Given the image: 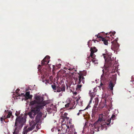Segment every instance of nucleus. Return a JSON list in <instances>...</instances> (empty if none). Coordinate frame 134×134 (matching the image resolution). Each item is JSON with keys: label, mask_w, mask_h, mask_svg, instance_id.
<instances>
[{"label": "nucleus", "mask_w": 134, "mask_h": 134, "mask_svg": "<svg viewBox=\"0 0 134 134\" xmlns=\"http://www.w3.org/2000/svg\"><path fill=\"white\" fill-rule=\"evenodd\" d=\"M105 60L108 66L107 68H106V70L107 72L104 74H103L101 76V81L102 82H104V83H106L107 80L108 78V72L109 73H112L115 72V70L114 68H116V67L114 66V58L112 57L111 53H110L109 54H103Z\"/></svg>", "instance_id": "1"}, {"label": "nucleus", "mask_w": 134, "mask_h": 134, "mask_svg": "<svg viewBox=\"0 0 134 134\" xmlns=\"http://www.w3.org/2000/svg\"><path fill=\"white\" fill-rule=\"evenodd\" d=\"M25 120V119H21L19 117L16 119L14 126V129L13 134H18L19 131L23 126V124Z\"/></svg>", "instance_id": "2"}, {"label": "nucleus", "mask_w": 134, "mask_h": 134, "mask_svg": "<svg viewBox=\"0 0 134 134\" xmlns=\"http://www.w3.org/2000/svg\"><path fill=\"white\" fill-rule=\"evenodd\" d=\"M34 98L37 103V105L36 106L40 107L39 108L40 109L43 108L47 104L46 102L43 100V97L40 96L36 95Z\"/></svg>", "instance_id": "3"}, {"label": "nucleus", "mask_w": 134, "mask_h": 134, "mask_svg": "<svg viewBox=\"0 0 134 134\" xmlns=\"http://www.w3.org/2000/svg\"><path fill=\"white\" fill-rule=\"evenodd\" d=\"M79 76L76 77L74 79L75 80V84H78L77 86V89H80L82 86L81 84L80 85L82 81L83 83L84 82V78L83 77L84 75L82 73H80L79 74Z\"/></svg>", "instance_id": "4"}, {"label": "nucleus", "mask_w": 134, "mask_h": 134, "mask_svg": "<svg viewBox=\"0 0 134 134\" xmlns=\"http://www.w3.org/2000/svg\"><path fill=\"white\" fill-rule=\"evenodd\" d=\"M39 106H36L35 107H32L31 111H29L27 114L29 117L31 119H34L35 115L40 111L41 109H39Z\"/></svg>", "instance_id": "5"}, {"label": "nucleus", "mask_w": 134, "mask_h": 134, "mask_svg": "<svg viewBox=\"0 0 134 134\" xmlns=\"http://www.w3.org/2000/svg\"><path fill=\"white\" fill-rule=\"evenodd\" d=\"M51 87L54 92H60L61 91L64 92L65 86L64 84H62L61 86H56L55 84L52 85Z\"/></svg>", "instance_id": "6"}, {"label": "nucleus", "mask_w": 134, "mask_h": 134, "mask_svg": "<svg viewBox=\"0 0 134 134\" xmlns=\"http://www.w3.org/2000/svg\"><path fill=\"white\" fill-rule=\"evenodd\" d=\"M30 127L27 129H25L24 131V134H27L29 132L32 131L34 129L36 125V123L34 121H32V120L29 123Z\"/></svg>", "instance_id": "7"}, {"label": "nucleus", "mask_w": 134, "mask_h": 134, "mask_svg": "<svg viewBox=\"0 0 134 134\" xmlns=\"http://www.w3.org/2000/svg\"><path fill=\"white\" fill-rule=\"evenodd\" d=\"M117 40L115 39L111 42V49L113 50L117 51L119 49V46L117 43Z\"/></svg>", "instance_id": "8"}, {"label": "nucleus", "mask_w": 134, "mask_h": 134, "mask_svg": "<svg viewBox=\"0 0 134 134\" xmlns=\"http://www.w3.org/2000/svg\"><path fill=\"white\" fill-rule=\"evenodd\" d=\"M50 57L48 56H46L41 61V64L42 65L48 64L49 61Z\"/></svg>", "instance_id": "9"}, {"label": "nucleus", "mask_w": 134, "mask_h": 134, "mask_svg": "<svg viewBox=\"0 0 134 134\" xmlns=\"http://www.w3.org/2000/svg\"><path fill=\"white\" fill-rule=\"evenodd\" d=\"M37 115L35 118V120H34L36 122V124L37 123L39 122L41 119L42 116L43 114L42 113L40 112V111L38 113H37Z\"/></svg>", "instance_id": "10"}, {"label": "nucleus", "mask_w": 134, "mask_h": 134, "mask_svg": "<svg viewBox=\"0 0 134 134\" xmlns=\"http://www.w3.org/2000/svg\"><path fill=\"white\" fill-rule=\"evenodd\" d=\"M96 57V55H91V54H90V55L87 58V63H90L91 62H92L93 58H94V57Z\"/></svg>", "instance_id": "11"}, {"label": "nucleus", "mask_w": 134, "mask_h": 134, "mask_svg": "<svg viewBox=\"0 0 134 134\" xmlns=\"http://www.w3.org/2000/svg\"><path fill=\"white\" fill-rule=\"evenodd\" d=\"M20 114V112L19 111H16V113H15V115L16 116H17V117L16 118V119L18 118H19V117L20 118V119H25V122H24V123H23V125L26 122V115H24L23 116V117H21L20 116H18V115H19ZM16 122V121H15V122Z\"/></svg>", "instance_id": "12"}, {"label": "nucleus", "mask_w": 134, "mask_h": 134, "mask_svg": "<svg viewBox=\"0 0 134 134\" xmlns=\"http://www.w3.org/2000/svg\"><path fill=\"white\" fill-rule=\"evenodd\" d=\"M100 125L98 124V122L95 123L94 125V131H99V128L100 126Z\"/></svg>", "instance_id": "13"}, {"label": "nucleus", "mask_w": 134, "mask_h": 134, "mask_svg": "<svg viewBox=\"0 0 134 134\" xmlns=\"http://www.w3.org/2000/svg\"><path fill=\"white\" fill-rule=\"evenodd\" d=\"M97 49L95 47H91L90 49V51H91L90 54L91 55H95L94 53L97 52Z\"/></svg>", "instance_id": "14"}, {"label": "nucleus", "mask_w": 134, "mask_h": 134, "mask_svg": "<svg viewBox=\"0 0 134 134\" xmlns=\"http://www.w3.org/2000/svg\"><path fill=\"white\" fill-rule=\"evenodd\" d=\"M53 110H54V111H55L56 110V108L54 106L53 107L51 106L50 108H48L47 111L51 113Z\"/></svg>", "instance_id": "15"}, {"label": "nucleus", "mask_w": 134, "mask_h": 134, "mask_svg": "<svg viewBox=\"0 0 134 134\" xmlns=\"http://www.w3.org/2000/svg\"><path fill=\"white\" fill-rule=\"evenodd\" d=\"M68 115V114L67 113H65L63 115H62V116L61 118L63 120V122L65 121V118H67V116Z\"/></svg>", "instance_id": "16"}, {"label": "nucleus", "mask_w": 134, "mask_h": 134, "mask_svg": "<svg viewBox=\"0 0 134 134\" xmlns=\"http://www.w3.org/2000/svg\"><path fill=\"white\" fill-rule=\"evenodd\" d=\"M114 86V85L113 84V82L111 81H110L109 85V88L111 90H113V87Z\"/></svg>", "instance_id": "17"}, {"label": "nucleus", "mask_w": 134, "mask_h": 134, "mask_svg": "<svg viewBox=\"0 0 134 134\" xmlns=\"http://www.w3.org/2000/svg\"><path fill=\"white\" fill-rule=\"evenodd\" d=\"M115 114H113L112 115V116L110 118V119L108 120V122L109 124L111 123V121L112 120V121H113L115 119Z\"/></svg>", "instance_id": "18"}, {"label": "nucleus", "mask_w": 134, "mask_h": 134, "mask_svg": "<svg viewBox=\"0 0 134 134\" xmlns=\"http://www.w3.org/2000/svg\"><path fill=\"white\" fill-rule=\"evenodd\" d=\"M25 94L26 96L29 99L31 98L32 97V95H30V92L29 91L26 92Z\"/></svg>", "instance_id": "19"}, {"label": "nucleus", "mask_w": 134, "mask_h": 134, "mask_svg": "<svg viewBox=\"0 0 134 134\" xmlns=\"http://www.w3.org/2000/svg\"><path fill=\"white\" fill-rule=\"evenodd\" d=\"M101 40L103 42L104 44L105 45H107L108 44V41L105 38H102Z\"/></svg>", "instance_id": "20"}, {"label": "nucleus", "mask_w": 134, "mask_h": 134, "mask_svg": "<svg viewBox=\"0 0 134 134\" xmlns=\"http://www.w3.org/2000/svg\"><path fill=\"white\" fill-rule=\"evenodd\" d=\"M36 104H37V103L36 99L31 101L30 103V105H33Z\"/></svg>", "instance_id": "21"}, {"label": "nucleus", "mask_w": 134, "mask_h": 134, "mask_svg": "<svg viewBox=\"0 0 134 134\" xmlns=\"http://www.w3.org/2000/svg\"><path fill=\"white\" fill-rule=\"evenodd\" d=\"M65 127H67L68 129L69 128V126L68 125H66V124H63L62 125V128L64 130L65 129Z\"/></svg>", "instance_id": "22"}, {"label": "nucleus", "mask_w": 134, "mask_h": 134, "mask_svg": "<svg viewBox=\"0 0 134 134\" xmlns=\"http://www.w3.org/2000/svg\"><path fill=\"white\" fill-rule=\"evenodd\" d=\"M8 114L7 115V116L6 117V118H10V116L12 115V113L11 111H8Z\"/></svg>", "instance_id": "23"}, {"label": "nucleus", "mask_w": 134, "mask_h": 134, "mask_svg": "<svg viewBox=\"0 0 134 134\" xmlns=\"http://www.w3.org/2000/svg\"><path fill=\"white\" fill-rule=\"evenodd\" d=\"M92 63L94 64H98V61L96 59L95 57H94V58H93Z\"/></svg>", "instance_id": "24"}, {"label": "nucleus", "mask_w": 134, "mask_h": 134, "mask_svg": "<svg viewBox=\"0 0 134 134\" xmlns=\"http://www.w3.org/2000/svg\"><path fill=\"white\" fill-rule=\"evenodd\" d=\"M116 32L115 31H114L113 32H110L109 34L107 33L106 34V35H109V34H110V36H111L113 35V36H114V34H115Z\"/></svg>", "instance_id": "25"}, {"label": "nucleus", "mask_w": 134, "mask_h": 134, "mask_svg": "<svg viewBox=\"0 0 134 134\" xmlns=\"http://www.w3.org/2000/svg\"><path fill=\"white\" fill-rule=\"evenodd\" d=\"M90 93V97H91V99H92V98L94 97L95 96V94H94V93Z\"/></svg>", "instance_id": "26"}, {"label": "nucleus", "mask_w": 134, "mask_h": 134, "mask_svg": "<svg viewBox=\"0 0 134 134\" xmlns=\"http://www.w3.org/2000/svg\"><path fill=\"white\" fill-rule=\"evenodd\" d=\"M96 36H97V38H100V40H102V38H103L99 34H98L97 35H96Z\"/></svg>", "instance_id": "27"}, {"label": "nucleus", "mask_w": 134, "mask_h": 134, "mask_svg": "<svg viewBox=\"0 0 134 134\" xmlns=\"http://www.w3.org/2000/svg\"><path fill=\"white\" fill-rule=\"evenodd\" d=\"M105 83H104V82H102L101 81V83L99 87H102V86L103 87V86H104L105 85Z\"/></svg>", "instance_id": "28"}, {"label": "nucleus", "mask_w": 134, "mask_h": 134, "mask_svg": "<svg viewBox=\"0 0 134 134\" xmlns=\"http://www.w3.org/2000/svg\"><path fill=\"white\" fill-rule=\"evenodd\" d=\"M69 105H70V103H68L67 104H65V107L66 108H68L69 107Z\"/></svg>", "instance_id": "29"}, {"label": "nucleus", "mask_w": 134, "mask_h": 134, "mask_svg": "<svg viewBox=\"0 0 134 134\" xmlns=\"http://www.w3.org/2000/svg\"><path fill=\"white\" fill-rule=\"evenodd\" d=\"M3 120H4V119L2 117L1 118V121L2 122Z\"/></svg>", "instance_id": "30"}, {"label": "nucleus", "mask_w": 134, "mask_h": 134, "mask_svg": "<svg viewBox=\"0 0 134 134\" xmlns=\"http://www.w3.org/2000/svg\"><path fill=\"white\" fill-rule=\"evenodd\" d=\"M19 89H17L16 90L15 92H16V93H17V92H19Z\"/></svg>", "instance_id": "31"}, {"label": "nucleus", "mask_w": 134, "mask_h": 134, "mask_svg": "<svg viewBox=\"0 0 134 134\" xmlns=\"http://www.w3.org/2000/svg\"><path fill=\"white\" fill-rule=\"evenodd\" d=\"M39 126H40L39 125H37L36 126L37 128L38 129H39L40 128L39 127Z\"/></svg>", "instance_id": "32"}, {"label": "nucleus", "mask_w": 134, "mask_h": 134, "mask_svg": "<svg viewBox=\"0 0 134 134\" xmlns=\"http://www.w3.org/2000/svg\"><path fill=\"white\" fill-rule=\"evenodd\" d=\"M84 110H79V112L80 113V114H81L82 113L81 112V111H83Z\"/></svg>", "instance_id": "33"}, {"label": "nucleus", "mask_w": 134, "mask_h": 134, "mask_svg": "<svg viewBox=\"0 0 134 134\" xmlns=\"http://www.w3.org/2000/svg\"><path fill=\"white\" fill-rule=\"evenodd\" d=\"M95 113V112H94L93 110H92V115H93Z\"/></svg>", "instance_id": "34"}, {"label": "nucleus", "mask_w": 134, "mask_h": 134, "mask_svg": "<svg viewBox=\"0 0 134 134\" xmlns=\"http://www.w3.org/2000/svg\"><path fill=\"white\" fill-rule=\"evenodd\" d=\"M62 96V93H60L59 94V96Z\"/></svg>", "instance_id": "35"}, {"label": "nucleus", "mask_w": 134, "mask_h": 134, "mask_svg": "<svg viewBox=\"0 0 134 134\" xmlns=\"http://www.w3.org/2000/svg\"><path fill=\"white\" fill-rule=\"evenodd\" d=\"M88 124V122H85V126H86V125H87V124Z\"/></svg>", "instance_id": "36"}, {"label": "nucleus", "mask_w": 134, "mask_h": 134, "mask_svg": "<svg viewBox=\"0 0 134 134\" xmlns=\"http://www.w3.org/2000/svg\"><path fill=\"white\" fill-rule=\"evenodd\" d=\"M69 117H67V118H65V119H66L67 120L69 119Z\"/></svg>", "instance_id": "37"}, {"label": "nucleus", "mask_w": 134, "mask_h": 134, "mask_svg": "<svg viewBox=\"0 0 134 134\" xmlns=\"http://www.w3.org/2000/svg\"><path fill=\"white\" fill-rule=\"evenodd\" d=\"M80 113L79 112L78 113H77V115H80Z\"/></svg>", "instance_id": "38"}, {"label": "nucleus", "mask_w": 134, "mask_h": 134, "mask_svg": "<svg viewBox=\"0 0 134 134\" xmlns=\"http://www.w3.org/2000/svg\"><path fill=\"white\" fill-rule=\"evenodd\" d=\"M77 94V92H75L74 93V94H75V95H76V94Z\"/></svg>", "instance_id": "39"}, {"label": "nucleus", "mask_w": 134, "mask_h": 134, "mask_svg": "<svg viewBox=\"0 0 134 134\" xmlns=\"http://www.w3.org/2000/svg\"><path fill=\"white\" fill-rule=\"evenodd\" d=\"M82 102H81H81H80V104H81V105H82Z\"/></svg>", "instance_id": "40"}, {"label": "nucleus", "mask_w": 134, "mask_h": 134, "mask_svg": "<svg viewBox=\"0 0 134 134\" xmlns=\"http://www.w3.org/2000/svg\"><path fill=\"white\" fill-rule=\"evenodd\" d=\"M87 107H86V108L85 109H84V110H85V109H87Z\"/></svg>", "instance_id": "41"}, {"label": "nucleus", "mask_w": 134, "mask_h": 134, "mask_svg": "<svg viewBox=\"0 0 134 134\" xmlns=\"http://www.w3.org/2000/svg\"><path fill=\"white\" fill-rule=\"evenodd\" d=\"M12 118H13V116H12Z\"/></svg>", "instance_id": "42"}, {"label": "nucleus", "mask_w": 134, "mask_h": 134, "mask_svg": "<svg viewBox=\"0 0 134 134\" xmlns=\"http://www.w3.org/2000/svg\"><path fill=\"white\" fill-rule=\"evenodd\" d=\"M113 122L112 121V122L111 123V124H113Z\"/></svg>", "instance_id": "43"}, {"label": "nucleus", "mask_w": 134, "mask_h": 134, "mask_svg": "<svg viewBox=\"0 0 134 134\" xmlns=\"http://www.w3.org/2000/svg\"><path fill=\"white\" fill-rule=\"evenodd\" d=\"M102 71H103V73H104V70H102Z\"/></svg>", "instance_id": "44"}, {"label": "nucleus", "mask_w": 134, "mask_h": 134, "mask_svg": "<svg viewBox=\"0 0 134 134\" xmlns=\"http://www.w3.org/2000/svg\"><path fill=\"white\" fill-rule=\"evenodd\" d=\"M96 41H97V40H96Z\"/></svg>", "instance_id": "45"}, {"label": "nucleus", "mask_w": 134, "mask_h": 134, "mask_svg": "<svg viewBox=\"0 0 134 134\" xmlns=\"http://www.w3.org/2000/svg\"><path fill=\"white\" fill-rule=\"evenodd\" d=\"M94 132L93 131V133H94Z\"/></svg>", "instance_id": "46"}, {"label": "nucleus", "mask_w": 134, "mask_h": 134, "mask_svg": "<svg viewBox=\"0 0 134 134\" xmlns=\"http://www.w3.org/2000/svg\"><path fill=\"white\" fill-rule=\"evenodd\" d=\"M69 70H70V69H69Z\"/></svg>", "instance_id": "47"}, {"label": "nucleus", "mask_w": 134, "mask_h": 134, "mask_svg": "<svg viewBox=\"0 0 134 134\" xmlns=\"http://www.w3.org/2000/svg\"><path fill=\"white\" fill-rule=\"evenodd\" d=\"M5 111H6V110H5Z\"/></svg>", "instance_id": "48"}]
</instances>
